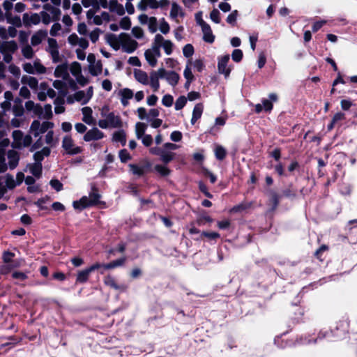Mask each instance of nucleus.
Here are the masks:
<instances>
[{"mask_svg": "<svg viewBox=\"0 0 357 357\" xmlns=\"http://www.w3.org/2000/svg\"><path fill=\"white\" fill-rule=\"evenodd\" d=\"M29 169L31 173L36 176L40 177L42 173V165L40 162H35L33 165H30Z\"/></svg>", "mask_w": 357, "mask_h": 357, "instance_id": "nucleus-42", "label": "nucleus"}, {"mask_svg": "<svg viewBox=\"0 0 357 357\" xmlns=\"http://www.w3.org/2000/svg\"><path fill=\"white\" fill-rule=\"evenodd\" d=\"M99 198L100 195L96 191H93L89 196H84L79 201L73 202V206L75 209L82 210L96 204Z\"/></svg>", "mask_w": 357, "mask_h": 357, "instance_id": "nucleus-1", "label": "nucleus"}, {"mask_svg": "<svg viewBox=\"0 0 357 357\" xmlns=\"http://www.w3.org/2000/svg\"><path fill=\"white\" fill-rule=\"evenodd\" d=\"M139 10L145 11L148 8L156 9L159 7V3L157 0H140L137 5Z\"/></svg>", "mask_w": 357, "mask_h": 357, "instance_id": "nucleus-17", "label": "nucleus"}, {"mask_svg": "<svg viewBox=\"0 0 357 357\" xmlns=\"http://www.w3.org/2000/svg\"><path fill=\"white\" fill-rule=\"evenodd\" d=\"M7 21L8 23L12 24L15 26L20 27L22 26V21L19 16L8 17Z\"/></svg>", "mask_w": 357, "mask_h": 357, "instance_id": "nucleus-62", "label": "nucleus"}, {"mask_svg": "<svg viewBox=\"0 0 357 357\" xmlns=\"http://www.w3.org/2000/svg\"><path fill=\"white\" fill-rule=\"evenodd\" d=\"M68 42L72 46L78 45L82 50L89 47V42L86 38H79L76 33L70 34L68 38Z\"/></svg>", "mask_w": 357, "mask_h": 357, "instance_id": "nucleus-13", "label": "nucleus"}, {"mask_svg": "<svg viewBox=\"0 0 357 357\" xmlns=\"http://www.w3.org/2000/svg\"><path fill=\"white\" fill-rule=\"evenodd\" d=\"M52 116V105L50 104L45 105L43 107V119L49 120L51 119Z\"/></svg>", "mask_w": 357, "mask_h": 357, "instance_id": "nucleus-49", "label": "nucleus"}, {"mask_svg": "<svg viewBox=\"0 0 357 357\" xmlns=\"http://www.w3.org/2000/svg\"><path fill=\"white\" fill-rule=\"evenodd\" d=\"M201 28L204 34V40L207 43H212L214 41L215 37L212 33L211 26L208 24H206L202 26Z\"/></svg>", "mask_w": 357, "mask_h": 357, "instance_id": "nucleus-31", "label": "nucleus"}, {"mask_svg": "<svg viewBox=\"0 0 357 357\" xmlns=\"http://www.w3.org/2000/svg\"><path fill=\"white\" fill-rule=\"evenodd\" d=\"M2 177H3L4 185L6 188V189L7 188L13 189L16 186L17 183L15 181L14 178L12 175L6 174Z\"/></svg>", "mask_w": 357, "mask_h": 357, "instance_id": "nucleus-40", "label": "nucleus"}, {"mask_svg": "<svg viewBox=\"0 0 357 357\" xmlns=\"http://www.w3.org/2000/svg\"><path fill=\"white\" fill-rule=\"evenodd\" d=\"M17 49L18 46L15 40L3 42L0 45V53L3 55V61L10 63L13 61V54Z\"/></svg>", "mask_w": 357, "mask_h": 357, "instance_id": "nucleus-2", "label": "nucleus"}, {"mask_svg": "<svg viewBox=\"0 0 357 357\" xmlns=\"http://www.w3.org/2000/svg\"><path fill=\"white\" fill-rule=\"evenodd\" d=\"M70 70L72 75L75 77L82 74L81 65L78 62L71 63Z\"/></svg>", "mask_w": 357, "mask_h": 357, "instance_id": "nucleus-45", "label": "nucleus"}, {"mask_svg": "<svg viewBox=\"0 0 357 357\" xmlns=\"http://www.w3.org/2000/svg\"><path fill=\"white\" fill-rule=\"evenodd\" d=\"M8 165L10 169H14L18 164L19 155L17 152L13 150H10L8 152Z\"/></svg>", "mask_w": 357, "mask_h": 357, "instance_id": "nucleus-29", "label": "nucleus"}, {"mask_svg": "<svg viewBox=\"0 0 357 357\" xmlns=\"http://www.w3.org/2000/svg\"><path fill=\"white\" fill-rule=\"evenodd\" d=\"M39 87L40 90L45 91L47 93V95H48V97L53 98L56 96L55 91L51 87H50L49 84L47 82H41L40 84Z\"/></svg>", "mask_w": 357, "mask_h": 357, "instance_id": "nucleus-41", "label": "nucleus"}, {"mask_svg": "<svg viewBox=\"0 0 357 357\" xmlns=\"http://www.w3.org/2000/svg\"><path fill=\"white\" fill-rule=\"evenodd\" d=\"M215 157L218 160H223L226 156V151L222 146H217L215 149Z\"/></svg>", "mask_w": 357, "mask_h": 357, "instance_id": "nucleus-51", "label": "nucleus"}, {"mask_svg": "<svg viewBox=\"0 0 357 357\" xmlns=\"http://www.w3.org/2000/svg\"><path fill=\"white\" fill-rule=\"evenodd\" d=\"M160 31L163 34H167L169 32L170 27L169 24L165 21V19H162L160 22V26H159Z\"/></svg>", "mask_w": 357, "mask_h": 357, "instance_id": "nucleus-57", "label": "nucleus"}, {"mask_svg": "<svg viewBox=\"0 0 357 357\" xmlns=\"http://www.w3.org/2000/svg\"><path fill=\"white\" fill-rule=\"evenodd\" d=\"M40 20L42 19V22L45 24H49L51 22H54L53 18L52 17L50 14H49V13H47V12L42 11L40 13Z\"/></svg>", "mask_w": 357, "mask_h": 357, "instance_id": "nucleus-61", "label": "nucleus"}, {"mask_svg": "<svg viewBox=\"0 0 357 357\" xmlns=\"http://www.w3.org/2000/svg\"><path fill=\"white\" fill-rule=\"evenodd\" d=\"M184 16V13L181 8V7L176 3L172 2L171 10L169 13V17L174 20L176 22H178V17H183Z\"/></svg>", "mask_w": 357, "mask_h": 357, "instance_id": "nucleus-21", "label": "nucleus"}, {"mask_svg": "<svg viewBox=\"0 0 357 357\" xmlns=\"http://www.w3.org/2000/svg\"><path fill=\"white\" fill-rule=\"evenodd\" d=\"M62 148L66 153L76 155L82 152V149L77 146L70 135H66L62 139Z\"/></svg>", "mask_w": 357, "mask_h": 357, "instance_id": "nucleus-7", "label": "nucleus"}, {"mask_svg": "<svg viewBox=\"0 0 357 357\" xmlns=\"http://www.w3.org/2000/svg\"><path fill=\"white\" fill-rule=\"evenodd\" d=\"M229 61V55L226 54L218 58V70L219 73L223 74L225 77L229 76L231 68L227 66Z\"/></svg>", "mask_w": 357, "mask_h": 357, "instance_id": "nucleus-11", "label": "nucleus"}, {"mask_svg": "<svg viewBox=\"0 0 357 357\" xmlns=\"http://www.w3.org/2000/svg\"><path fill=\"white\" fill-rule=\"evenodd\" d=\"M187 98L185 96H180L178 98L175 102V109H181L186 104Z\"/></svg>", "mask_w": 357, "mask_h": 357, "instance_id": "nucleus-53", "label": "nucleus"}, {"mask_svg": "<svg viewBox=\"0 0 357 357\" xmlns=\"http://www.w3.org/2000/svg\"><path fill=\"white\" fill-rule=\"evenodd\" d=\"M183 54L185 57H190L194 54V47L191 44L185 45L183 48Z\"/></svg>", "mask_w": 357, "mask_h": 357, "instance_id": "nucleus-59", "label": "nucleus"}, {"mask_svg": "<svg viewBox=\"0 0 357 357\" xmlns=\"http://www.w3.org/2000/svg\"><path fill=\"white\" fill-rule=\"evenodd\" d=\"M118 96L120 98L121 104L126 107L129 104V100L132 99L134 96L133 91L128 88H123L119 91Z\"/></svg>", "mask_w": 357, "mask_h": 357, "instance_id": "nucleus-14", "label": "nucleus"}, {"mask_svg": "<svg viewBox=\"0 0 357 357\" xmlns=\"http://www.w3.org/2000/svg\"><path fill=\"white\" fill-rule=\"evenodd\" d=\"M126 261L125 258H121L117 260L113 261L109 264H103V267L106 269H112L118 266H122Z\"/></svg>", "mask_w": 357, "mask_h": 357, "instance_id": "nucleus-44", "label": "nucleus"}, {"mask_svg": "<svg viewBox=\"0 0 357 357\" xmlns=\"http://www.w3.org/2000/svg\"><path fill=\"white\" fill-rule=\"evenodd\" d=\"M144 56L149 64L151 67H154L157 64L158 58L161 56L160 50H158V47L153 43L151 48L146 50Z\"/></svg>", "mask_w": 357, "mask_h": 357, "instance_id": "nucleus-10", "label": "nucleus"}, {"mask_svg": "<svg viewBox=\"0 0 357 357\" xmlns=\"http://www.w3.org/2000/svg\"><path fill=\"white\" fill-rule=\"evenodd\" d=\"M47 43V52L50 54L52 61L54 63L59 62L60 61V56L56 40L54 38H48Z\"/></svg>", "mask_w": 357, "mask_h": 357, "instance_id": "nucleus-12", "label": "nucleus"}, {"mask_svg": "<svg viewBox=\"0 0 357 357\" xmlns=\"http://www.w3.org/2000/svg\"><path fill=\"white\" fill-rule=\"evenodd\" d=\"M23 23L26 26H30L31 24H38L40 22V16L37 13H33L29 15L24 13L22 17Z\"/></svg>", "mask_w": 357, "mask_h": 357, "instance_id": "nucleus-20", "label": "nucleus"}, {"mask_svg": "<svg viewBox=\"0 0 357 357\" xmlns=\"http://www.w3.org/2000/svg\"><path fill=\"white\" fill-rule=\"evenodd\" d=\"M109 21L110 15L109 14V13L103 11L100 13V15H96L92 23L96 25H101L103 23L108 22Z\"/></svg>", "mask_w": 357, "mask_h": 357, "instance_id": "nucleus-33", "label": "nucleus"}, {"mask_svg": "<svg viewBox=\"0 0 357 357\" xmlns=\"http://www.w3.org/2000/svg\"><path fill=\"white\" fill-rule=\"evenodd\" d=\"M54 126V124L50 121L40 122L38 120H34L31 124L29 132L35 137H37L47 132L49 129H52Z\"/></svg>", "mask_w": 357, "mask_h": 357, "instance_id": "nucleus-5", "label": "nucleus"}, {"mask_svg": "<svg viewBox=\"0 0 357 357\" xmlns=\"http://www.w3.org/2000/svg\"><path fill=\"white\" fill-rule=\"evenodd\" d=\"M147 124L143 122H137L135 124V135L136 137L139 139L141 137H142L146 132V130L147 129Z\"/></svg>", "mask_w": 357, "mask_h": 357, "instance_id": "nucleus-35", "label": "nucleus"}, {"mask_svg": "<svg viewBox=\"0 0 357 357\" xmlns=\"http://www.w3.org/2000/svg\"><path fill=\"white\" fill-rule=\"evenodd\" d=\"M107 42L115 50H118L121 48V43H120V34L118 36L113 34L109 36Z\"/></svg>", "mask_w": 357, "mask_h": 357, "instance_id": "nucleus-36", "label": "nucleus"}, {"mask_svg": "<svg viewBox=\"0 0 357 357\" xmlns=\"http://www.w3.org/2000/svg\"><path fill=\"white\" fill-rule=\"evenodd\" d=\"M129 167L130 169V172L134 174L137 175L138 176H142L144 173V168L143 167L134 165V164H130Z\"/></svg>", "mask_w": 357, "mask_h": 357, "instance_id": "nucleus-47", "label": "nucleus"}, {"mask_svg": "<svg viewBox=\"0 0 357 357\" xmlns=\"http://www.w3.org/2000/svg\"><path fill=\"white\" fill-rule=\"evenodd\" d=\"M54 75L57 78L66 79L68 76L67 65L61 64L57 66L54 70Z\"/></svg>", "mask_w": 357, "mask_h": 357, "instance_id": "nucleus-28", "label": "nucleus"}, {"mask_svg": "<svg viewBox=\"0 0 357 357\" xmlns=\"http://www.w3.org/2000/svg\"><path fill=\"white\" fill-rule=\"evenodd\" d=\"M174 155L172 152L163 150L160 155V160L165 163H168L174 159Z\"/></svg>", "mask_w": 357, "mask_h": 357, "instance_id": "nucleus-46", "label": "nucleus"}, {"mask_svg": "<svg viewBox=\"0 0 357 357\" xmlns=\"http://www.w3.org/2000/svg\"><path fill=\"white\" fill-rule=\"evenodd\" d=\"M47 32L45 30H39L36 32L31 38V44L36 46L41 43V42L47 37Z\"/></svg>", "mask_w": 357, "mask_h": 357, "instance_id": "nucleus-24", "label": "nucleus"}, {"mask_svg": "<svg viewBox=\"0 0 357 357\" xmlns=\"http://www.w3.org/2000/svg\"><path fill=\"white\" fill-rule=\"evenodd\" d=\"M113 140L125 145L126 142L125 132L123 131L116 132L113 135Z\"/></svg>", "mask_w": 357, "mask_h": 357, "instance_id": "nucleus-50", "label": "nucleus"}, {"mask_svg": "<svg viewBox=\"0 0 357 357\" xmlns=\"http://www.w3.org/2000/svg\"><path fill=\"white\" fill-rule=\"evenodd\" d=\"M210 18L211 20L214 22L215 23H220V12L218 9H213L210 14Z\"/></svg>", "mask_w": 357, "mask_h": 357, "instance_id": "nucleus-64", "label": "nucleus"}, {"mask_svg": "<svg viewBox=\"0 0 357 357\" xmlns=\"http://www.w3.org/2000/svg\"><path fill=\"white\" fill-rule=\"evenodd\" d=\"M153 43L160 50L162 47L167 55H170L173 51V43L169 40H165L164 37L158 33L155 36Z\"/></svg>", "mask_w": 357, "mask_h": 357, "instance_id": "nucleus-8", "label": "nucleus"}, {"mask_svg": "<svg viewBox=\"0 0 357 357\" xmlns=\"http://www.w3.org/2000/svg\"><path fill=\"white\" fill-rule=\"evenodd\" d=\"M83 114L82 121L88 125H93L96 123L94 119L92 116L93 111L89 107H84L82 109Z\"/></svg>", "mask_w": 357, "mask_h": 357, "instance_id": "nucleus-23", "label": "nucleus"}, {"mask_svg": "<svg viewBox=\"0 0 357 357\" xmlns=\"http://www.w3.org/2000/svg\"><path fill=\"white\" fill-rule=\"evenodd\" d=\"M107 122L112 128H120L122 126V122L119 116L114 113H109L107 116Z\"/></svg>", "mask_w": 357, "mask_h": 357, "instance_id": "nucleus-32", "label": "nucleus"}, {"mask_svg": "<svg viewBox=\"0 0 357 357\" xmlns=\"http://www.w3.org/2000/svg\"><path fill=\"white\" fill-rule=\"evenodd\" d=\"M90 273L91 272L88 268L78 272L77 275V282L79 283L85 282L88 280Z\"/></svg>", "mask_w": 357, "mask_h": 357, "instance_id": "nucleus-43", "label": "nucleus"}, {"mask_svg": "<svg viewBox=\"0 0 357 357\" xmlns=\"http://www.w3.org/2000/svg\"><path fill=\"white\" fill-rule=\"evenodd\" d=\"M22 56L26 59H31L35 55V52L31 45L25 44L21 48Z\"/></svg>", "mask_w": 357, "mask_h": 357, "instance_id": "nucleus-37", "label": "nucleus"}, {"mask_svg": "<svg viewBox=\"0 0 357 357\" xmlns=\"http://www.w3.org/2000/svg\"><path fill=\"white\" fill-rule=\"evenodd\" d=\"M105 284L117 291H124L126 287L124 285L118 284L115 279L111 275H107L104 279Z\"/></svg>", "mask_w": 357, "mask_h": 357, "instance_id": "nucleus-25", "label": "nucleus"}, {"mask_svg": "<svg viewBox=\"0 0 357 357\" xmlns=\"http://www.w3.org/2000/svg\"><path fill=\"white\" fill-rule=\"evenodd\" d=\"M164 75V68H160L158 70L152 71L150 73L149 77V84L152 88L154 92H156L159 90L160 88V78H162Z\"/></svg>", "mask_w": 357, "mask_h": 357, "instance_id": "nucleus-9", "label": "nucleus"}, {"mask_svg": "<svg viewBox=\"0 0 357 357\" xmlns=\"http://www.w3.org/2000/svg\"><path fill=\"white\" fill-rule=\"evenodd\" d=\"M104 134L99 130L97 128H93L88 130L84 135V140L85 142H90L93 140H98L103 138Z\"/></svg>", "mask_w": 357, "mask_h": 357, "instance_id": "nucleus-15", "label": "nucleus"}, {"mask_svg": "<svg viewBox=\"0 0 357 357\" xmlns=\"http://www.w3.org/2000/svg\"><path fill=\"white\" fill-rule=\"evenodd\" d=\"M108 8L110 11L116 13L119 15H123L125 13L123 6L119 3L117 0H110Z\"/></svg>", "mask_w": 357, "mask_h": 357, "instance_id": "nucleus-26", "label": "nucleus"}, {"mask_svg": "<svg viewBox=\"0 0 357 357\" xmlns=\"http://www.w3.org/2000/svg\"><path fill=\"white\" fill-rule=\"evenodd\" d=\"M183 75L185 78L188 80V83H190L194 79V76L192 75L191 68L189 65H187L184 72Z\"/></svg>", "mask_w": 357, "mask_h": 357, "instance_id": "nucleus-63", "label": "nucleus"}, {"mask_svg": "<svg viewBox=\"0 0 357 357\" xmlns=\"http://www.w3.org/2000/svg\"><path fill=\"white\" fill-rule=\"evenodd\" d=\"M132 34L137 39H141L144 36L143 29L139 26H134L132 29Z\"/></svg>", "mask_w": 357, "mask_h": 357, "instance_id": "nucleus-55", "label": "nucleus"}, {"mask_svg": "<svg viewBox=\"0 0 357 357\" xmlns=\"http://www.w3.org/2000/svg\"><path fill=\"white\" fill-rule=\"evenodd\" d=\"M204 111V106L202 103H197L194 107L191 119V123L195 124L202 115Z\"/></svg>", "mask_w": 357, "mask_h": 357, "instance_id": "nucleus-27", "label": "nucleus"}, {"mask_svg": "<svg viewBox=\"0 0 357 357\" xmlns=\"http://www.w3.org/2000/svg\"><path fill=\"white\" fill-rule=\"evenodd\" d=\"M10 144V140L7 137V133L5 130H0V146L4 148Z\"/></svg>", "mask_w": 357, "mask_h": 357, "instance_id": "nucleus-48", "label": "nucleus"}, {"mask_svg": "<svg viewBox=\"0 0 357 357\" xmlns=\"http://www.w3.org/2000/svg\"><path fill=\"white\" fill-rule=\"evenodd\" d=\"M134 77L138 82L143 85H148L149 83L148 74L140 69H135L134 70Z\"/></svg>", "mask_w": 357, "mask_h": 357, "instance_id": "nucleus-22", "label": "nucleus"}, {"mask_svg": "<svg viewBox=\"0 0 357 357\" xmlns=\"http://www.w3.org/2000/svg\"><path fill=\"white\" fill-rule=\"evenodd\" d=\"M13 141L12 146L15 149H22L29 146L32 143V137L30 135H24L21 130H16L12 133Z\"/></svg>", "mask_w": 357, "mask_h": 357, "instance_id": "nucleus-3", "label": "nucleus"}, {"mask_svg": "<svg viewBox=\"0 0 357 357\" xmlns=\"http://www.w3.org/2000/svg\"><path fill=\"white\" fill-rule=\"evenodd\" d=\"M22 68L24 72L31 75H43L47 73V68L43 65L39 59H35L32 63H24Z\"/></svg>", "mask_w": 357, "mask_h": 357, "instance_id": "nucleus-4", "label": "nucleus"}, {"mask_svg": "<svg viewBox=\"0 0 357 357\" xmlns=\"http://www.w3.org/2000/svg\"><path fill=\"white\" fill-rule=\"evenodd\" d=\"M154 169L162 176H167L170 172L169 169L164 165H157L154 167Z\"/></svg>", "mask_w": 357, "mask_h": 357, "instance_id": "nucleus-58", "label": "nucleus"}, {"mask_svg": "<svg viewBox=\"0 0 357 357\" xmlns=\"http://www.w3.org/2000/svg\"><path fill=\"white\" fill-rule=\"evenodd\" d=\"M21 82L28 85L32 89H36L38 86V79L32 76L24 75L21 79Z\"/></svg>", "mask_w": 357, "mask_h": 357, "instance_id": "nucleus-30", "label": "nucleus"}, {"mask_svg": "<svg viewBox=\"0 0 357 357\" xmlns=\"http://www.w3.org/2000/svg\"><path fill=\"white\" fill-rule=\"evenodd\" d=\"M50 153V150L47 147H44L41 151H37L33 155V158L36 162H40L45 156L49 155Z\"/></svg>", "mask_w": 357, "mask_h": 357, "instance_id": "nucleus-38", "label": "nucleus"}, {"mask_svg": "<svg viewBox=\"0 0 357 357\" xmlns=\"http://www.w3.org/2000/svg\"><path fill=\"white\" fill-rule=\"evenodd\" d=\"M54 104L55 105L54 112L56 114H62L65 112L64 100L62 98H56Z\"/></svg>", "mask_w": 357, "mask_h": 357, "instance_id": "nucleus-39", "label": "nucleus"}, {"mask_svg": "<svg viewBox=\"0 0 357 357\" xmlns=\"http://www.w3.org/2000/svg\"><path fill=\"white\" fill-rule=\"evenodd\" d=\"M81 3L84 8L93 6L95 7L96 10L99 9L98 0H81Z\"/></svg>", "mask_w": 357, "mask_h": 357, "instance_id": "nucleus-54", "label": "nucleus"}, {"mask_svg": "<svg viewBox=\"0 0 357 357\" xmlns=\"http://www.w3.org/2000/svg\"><path fill=\"white\" fill-rule=\"evenodd\" d=\"M89 70L93 76H98L100 75L102 71V64L101 61L98 60V61L93 63L89 64Z\"/></svg>", "mask_w": 357, "mask_h": 357, "instance_id": "nucleus-34", "label": "nucleus"}, {"mask_svg": "<svg viewBox=\"0 0 357 357\" xmlns=\"http://www.w3.org/2000/svg\"><path fill=\"white\" fill-rule=\"evenodd\" d=\"M69 103H73L74 100L81 102L82 105L86 104L90 100L87 98L85 91H79L75 92L72 97H68L67 99Z\"/></svg>", "mask_w": 357, "mask_h": 357, "instance_id": "nucleus-19", "label": "nucleus"}, {"mask_svg": "<svg viewBox=\"0 0 357 357\" xmlns=\"http://www.w3.org/2000/svg\"><path fill=\"white\" fill-rule=\"evenodd\" d=\"M149 29L151 33H155L157 31V19L155 17H150L148 22Z\"/></svg>", "mask_w": 357, "mask_h": 357, "instance_id": "nucleus-52", "label": "nucleus"}, {"mask_svg": "<svg viewBox=\"0 0 357 357\" xmlns=\"http://www.w3.org/2000/svg\"><path fill=\"white\" fill-rule=\"evenodd\" d=\"M174 98L172 95L166 94L162 98V103L165 107H171L173 104Z\"/></svg>", "mask_w": 357, "mask_h": 357, "instance_id": "nucleus-60", "label": "nucleus"}, {"mask_svg": "<svg viewBox=\"0 0 357 357\" xmlns=\"http://www.w3.org/2000/svg\"><path fill=\"white\" fill-rule=\"evenodd\" d=\"M162 78H165L171 86H175L179 81L180 76L174 71H167L164 68V75Z\"/></svg>", "mask_w": 357, "mask_h": 357, "instance_id": "nucleus-18", "label": "nucleus"}, {"mask_svg": "<svg viewBox=\"0 0 357 357\" xmlns=\"http://www.w3.org/2000/svg\"><path fill=\"white\" fill-rule=\"evenodd\" d=\"M120 43L123 51L128 54L132 53L138 47V43L126 33H120Z\"/></svg>", "mask_w": 357, "mask_h": 357, "instance_id": "nucleus-6", "label": "nucleus"}, {"mask_svg": "<svg viewBox=\"0 0 357 357\" xmlns=\"http://www.w3.org/2000/svg\"><path fill=\"white\" fill-rule=\"evenodd\" d=\"M121 28L125 30H128L131 26V21L128 17L121 18L119 22Z\"/></svg>", "mask_w": 357, "mask_h": 357, "instance_id": "nucleus-56", "label": "nucleus"}, {"mask_svg": "<svg viewBox=\"0 0 357 357\" xmlns=\"http://www.w3.org/2000/svg\"><path fill=\"white\" fill-rule=\"evenodd\" d=\"M43 9L45 12H47L50 14L54 22L58 21L60 19L61 11L58 7L47 3L43 6Z\"/></svg>", "mask_w": 357, "mask_h": 357, "instance_id": "nucleus-16", "label": "nucleus"}]
</instances>
